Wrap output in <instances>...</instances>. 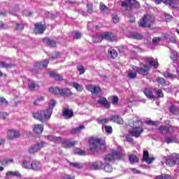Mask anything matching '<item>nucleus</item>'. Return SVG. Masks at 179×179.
Instances as JSON below:
<instances>
[{
  "label": "nucleus",
  "mask_w": 179,
  "mask_h": 179,
  "mask_svg": "<svg viewBox=\"0 0 179 179\" xmlns=\"http://www.w3.org/2000/svg\"><path fill=\"white\" fill-rule=\"evenodd\" d=\"M169 110L173 115H179V107L174 104L169 107Z\"/></svg>",
  "instance_id": "22"
},
{
  "label": "nucleus",
  "mask_w": 179,
  "mask_h": 179,
  "mask_svg": "<svg viewBox=\"0 0 179 179\" xmlns=\"http://www.w3.org/2000/svg\"><path fill=\"white\" fill-rule=\"evenodd\" d=\"M102 40H108V41H115L117 37L111 32H103L101 34Z\"/></svg>",
  "instance_id": "12"
},
{
  "label": "nucleus",
  "mask_w": 179,
  "mask_h": 179,
  "mask_svg": "<svg viewBox=\"0 0 179 179\" xmlns=\"http://www.w3.org/2000/svg\"><path fill=\"white\" fill-rule=\"evenodd\" d=\"M122 8H126V10H132L135 8H139V3L136 0H125L121 4Z\"/></svg>",
  "instance_id": "7"
},
{
  "label": "nucleus",
  "mask_w": 179,
  "mask_h": 179,
  "mask_svg": "<svg viewBox=\"0 0 179 179\" xmlns=\"http://www.w3.org/2000/svg\"><path fill=\"white\" fill-rule=\"evenodd\" d=\"M99 104H101V106H103L105 108H110L111 104L108 101H107V99L103 97L98 100Z\"/></svg>",
  "instance_id": "27"
},
{
  "label": "nucleus",
  "mask_w": 179,
  "mask_h": 179,
  "mask_svg": "<svg viewBox=\"0 0 179 179\" xmlns=\"http://www.w3.org/2000/svg\"><path fill=\"white\" fill-rule=\"evenodd\" d=\"M120 99L117 98V96H113V98H112V103L115 104V105L118 104V101Z\"/></svg>",
  "instance_id": "64"
},
{
  "label": "nucleus",
  "mask_w": 179,
  "mask_h": 179,
  "mask_svg": "<svg viewBox=\"0 0 179 179\" xmlns=\"http://www.w3.org/2000/svg\"><path fill=\"white\" fill-rule=\"evenodd\" d=\"M126 36L129 38H134V40H142L143 37L141 34L134 31H127Z\"/></svg>",
  "instance_id": "16"
},
{
  "label": "nucleus",
  "mask_w": 179,
  "mask_h": 179,
  "mask_svg": "<svg viewBox=\"0 0 179 179\" xmlns=\"http://www.w3.org/2000/svg\"><path fill=\"white\" fill-rule=\"evenodd\" d=\"M171 58L173 61V66L176 68V72L179 75L178 53L174 51L171 52Z\"/></svg>",
  "instance_id": "10"
},
{
  "label": "nucleus",
  "mask_w": 179,
  "mask_h": 179,
  "mask_svg": "<svg viewBox=\"0 0 179 179\" xmlns=\"http://www.w3.org/2000/svg\"><path fill=\"white\" fill-rule=\"evenodd\" d=\"M77 69L78 72H80V75H83V73H85V72L86 71V69H85V66H77Z\"/></svg>",
  "instance_id": "56"
},
{
  "label": "nucleus",
  "mask_w": 179,
  "mask_h": 179,
  "mask_svg": "<svg viewBox=\"0 0 179 179\" xmlns=\"http://www.w3.org/2000/svg\"><path fill=\"white\" fill-rule=\"evenodd\" d=\"M104 167V163L101 161L92 162L90 166L91 170H101Z\"/></svg>",
  "instance_id": "14"
},
{
  "label": "nucleus",
  "mask_w": 179,
  "mask_h": 179,
  "mask_svg": "<svg viewBox=\"0 0 179 179\" xmlns=\"http://www.w3.org/2000/svg\"><path fill=\"white\" fill-rule=\"evenodd\" d=\"M43 165L38 161H34L32 162V170L34 171H38V170H41Z\"/></svg>",
  "instance_id": "30"
},
{
  "label": "nucleus",
  "mask_w": 179,
  "mask_h": 179,
  "mask_svg": "<svg viewBox=\"0 0 179 179\" xmlns=\"http://www.w3.org/2000/svg\"><path fill=\"white\" fill-rule=\"evenodd\" d=\"M23 29H24V25H23V24H17L15 27V30H17V31H22Z\"/></svg>",
  "instance_id": "60"
},
{
  "label": "nucleus",
  "mask_w": 179,
  "mask_h": 179,
  "mask_svg": "<svg viewBox=\"0 0 179 179\" xmlns=\"http://www.w3.org/2000/svg\"><path fill=\"white\" fill-rule=\"evenodd\" d=\"M108 54L112 58H116V57L118 55V53H117V50L113 48L108 50Z\"/></svg>",
  "instance_id": "43"
},
{
  "label": "nucleus",
  "mask_w": 179,
  "mask_h": 179,
  "mask_svg": "<svg viewBox=\"0 0 179 179\" xmlns=\"http://www.w3.org/2000/svg\"><path fill=\"white\" fill-rule=\"evenodd\" d=\"M129 162H130L131 164H135V163H138V162L139 160L138 159V157H136L134 155H129Z\"/></svg>",
  "instance_id": "37"
},
{
  "label": "nucleus",
  "mask_w": 179,
  "mask_h": 179,
  "mask_svg": "<svg viewBox=\"0 0 179 179\" xmlns=\"http://www.w3.org/2000/svg\"><path fill=\"white\" fill-rule=\"evenodd\" d=\"M45 137L50 142H61L62 147L65 149H68V148H73V146L78 143V141H76L70 142L69 140L66 138L62 139L61 137H55L52 135L45 136Z\"/></svg>",
  "instance_id": "1"
},
{
  "label": "nucleus",
  "mask_w": 179,
  "mask_h": 179,
  "mask_svg": "<svg viewBox=\"0 0 179 179\" xmlns=\"http://www.w3.org/2000/svg\"><path fill=\"white\" fill-rule=\"evenodd\" d=\"M13 64H6V62H0L1 68L9 69V68H13Z\"/></svg>",
  "instance_id": "45"
},
{
  "label": "nucleus",
  "mask_w": 179,
  "mask_h": 179,
  "mask_svg": "<svg viewBox=\"0 0 179 179\" xmlns=\"http://www.w3.org/2000/svg\"><path fill=\"white\" fill-rule=\"evenodd\" d=\"M22 167L24 169H32L33 163H30V162L24 161L22 164Z\"/></svg>",
  "instance_id": "41"
},
{
  "label": "nucleus",
  "mask_w": 179,
  "mask_h": 179,
  "mask_svg": "<svg viewBox=\"0 0 179 179\" xmlns=\"http://www.w3.org/2000/svg\"><path fill=\"white\" fill-rule=\"evenodd\" d=\"M142 160L148 164H151L155 161V157H149V152L144 150Z\"/></svg>",
  "instance_id": "17"
},
{
  "label": "nucleus",
  "mask_w": 179,
  "mask_h": 179,
  "mask_svg": "<svg viewBox=\"0 0 179 179\" xmlns=\"http://www.w3.org/2000/svg\"><path fill=\"white\" fill-rule=\"evenodd\" d=\"M102 41L101 35L93 37L94 43H101Z\"/></svg>",
  "instance_id": "55"
},
{
  "label": "nucleus",
  "mask_w": 179,
  "mask_h": 179,
  "mask_svg": "<svg viewBox=\"0 0 179 179\" xmlns=\"http://www.w3.org/2000/svg\"><path fill=\"white\" fill-rule=\"evenodd\" d=\"M104 171H106V173H111L113 171V166L107 164L104 166Z\"/></svg>",
  "instance_id": "53"
},
{
  "label": "nucleus",
  "mask_w": 179,
  "mask_h": 179,
  "mask_svg": "<svg viewBox=\"0 0 179 179\" xmlns=\"http://www.w3.org/2000/svg\"><path fill=\"white\" fill-rule=\"evenodd\" d=\"M33 131L35 134H43L44 126L43 124H35Z\"/></svg>",
  "instance_id": "29"
},
{
  "label": "nucleus",
  "mask_w": 179,
  "mask_h": 179,
  "mask_svg": "<svg viewBox=\"0 0 179 179\" xmlns=\"http://www.w3.org/2000/svg\"><path fill=\"white\" fill-rule=\"evenodd\" d=\"M36 145H38V148H39V150L43 149V148H47V146H48V143L44 142V141H41L40 143H36Z\"/></svg>",
  "instance_id": "50"
},
{
  "label": "nucleus",
  "mask_w": 179,
  "mask_h": 179,
  "mask_svg": "<svg viewBox=\"0 0 179 179\" xmlns=\"http://www.w3.org/2000/svg\"><path fill=\"white\" fill-rule=\"evenodd\" d=\"M154 92L155 94L157 96V97H164V94H163V91L162 90V89L155 88L154 89Z\"/></svg>",
  "instance_id": "42"
},
{
  "label": "nucleus",
  "mask_w": 179,
  "mask_h": 179,
  "mask_svg": "<svg viewBox=\"0 0 179 179\" xmlns=\"http://www.w3.org/2000/svg\"><path fill=\"white\" fill-rule=\"evenodd\" d=\"M164 142L166 143H178V138H176L175 136H166L164 138Z\"/></svg>",
  "instance_id": "28"
},
{
  "label": "nucleus",
  "mask_w": 179,
  "mask_h": 179,
  "mask_svg": "<svg viewBox=\"0 0 179 179\" xmlns=\"http://www.w3.org/2000/svg\"><path fill=\"white\" fill-rule=\"evenodd\" d=\"M177 129H178V127H177L168 126L167 132L168 134H174Z\"/></svg>",
  "instance_id": "46"
},
{
  "label": "nucleus",
  "mask_w": 179,
  "mask_h": 179,
  "mask_svg": "<svg viewBox=\"0 0 179 179\" xmlns=\"http://www.w3.org/2000/svg\"><path fill=\"white\" fill-rule=\"evenodd\" d=\"M50 76L53 78L55 80H64V78L60 74H57L54 72L50 73Z\"/></svg>",
  "instance_id": "35"
},
{
  "label": "nucleus",
  "mask_w": 179,
  "mask_h": 179,
  "mask_svg": "<svg viewBox=\"0 0 179 179\" xmlns=\"http://www.w3.org/2000/svg\"><path fill=\"white\" fill-rule=\"evenodd\" d=\"M99 9L101 12H104V10H107V9H108V7H107V6L104 5L103 3H100Z\"/></svg>",
  "instance_id": "62"
},
{
  "label": "nucleus",
  "mask_w": 179,
  "mask_h": 179,
  "mask_svg": "<svg viewBox=\"0 0 179 179\" xmlns=\"http://www.w3.org/2000/svg\"><path fill=\"white\" fill-rule=\"evenodd\" d=\"M87 13L89 15H92L93 13V6L92 4H87Z\"/></svg>",
  "instance_id": "57"
},
{
  "label": "nucleus",
  "mask_w": 179,
  "mask_h": 179,
  "mask_svg": "<svg viewBox=\"0 0 179 179\" xmlns=\"http://www.w3.org/2000/svg\"><path fill=\"white\" fill-rule=\"evenodd\" d=\"M8 106V101L3 97H0V107Z\"/></svg>",
  "instance_id": "48"
},
{
  "label": "nucleus",
  "mask_w": 179,
  "mask_h": 179,
  "mask_svg": "<svg viewBox=\"0 0 179 179\" xmlns=\"http://www.w3.org/2000/svg\"><path fill=\"white\" fill-rule=\"evenodd\" d=\"M11 177H20V173L19 171H8L6 174V178L9 179Z\"/></svg>",
  "instance_id": "31"
},
{
  "label": "nucleus",
  "mask_w": 179,
  "mask_h": 179,
  "mask_svg": "<svg viewBox=\"0 0 179 179\" xmlns=\"http://www.w3.org/2000/svg\"><path fill=\"white\" fill-rule=\"evenodd\" d=\"M70 86H73V87H74L77 92H83V86L77 83H70Z\"/></svg>",
  "instance_id": "33"
},
{
  "label": "nucleus",
  "mask_w": 179,
  "mask_h": 179,
  "mask_svg": "<svg viewBox=\"0 0 179 179\" xmlns=\"http://www.w3.org/2000/svg\"><path fill=\"white\" fill-rule=\"evenodd\" d=\"M137 73L138 72L136 71V70H134V71H129L128 78H129V79H135V78H136Z\"/></svg>",
  "instance_id": "49"
},
{
  "label": "nucleus",
  "mask_w": 179,
  "mask_h": 179,
  "mask_svg": "<svg viewBox=\"0 0 179 179\" xmlns=\"http://www.w3.org/2000/svg\"><path fill=\"white\" fill-rule=\"evenodd\" d=\"M38 150H40V148H38V145L37 144H35L29 149V153H36L38 152Z\"/></svg>",
  "instance_id": "39"
},
{
  "label": "nucleus",
  "mask_w": 179,
  "mask_h": 179,
  "mask_svg": "<svg viewBox=\"0 0 179 179\" xmlns=\"http://www.w3.org/2000/svg\"><path fill=\"white\" fill-rule=\"evenodd\" d=\"M106 142L101 138H92L90 141V152H99L101 148H104Z\"/></svg>",
  "instance_id": "3"
},
{
  "label": "nucleus",
  "mask_w": 179,
  "mask_h": 179,
  "mask_svg": "<svg viewBox=\"0 0 179 179\" xmlns=\"http://www.w3.org/2000/svg\"><path fill=\"white\" fill-rule=\"evenodd\" d=\"M178 159L179 155L177 153H173L168 159H166V164L170 167H173V166H176V163H177V160Z\"/></svg>",
  "instance_id": "8"
},
{
  "label": "nucleus",
  "mask_w": 179,
  "mask_h": 179,
  "mask_svg": "<svg viewBox=\"0 0 179 179\" xmlns=\"http://www.w3.org/2000/svg\"><path fill=\"white\" fill-rule=\"evenodd\" d=\"M96 122L98 124H102V125H104V124H107V122H108V119H101V118H98L96 119Z\"/></svg>",
  "instance_id": "54"
},
{
  "label": "nucleus",
  "mask_w": 179,
  "mask_h": 179,
  "mask_svg": "<svg viewBox=\"0 0 179 179\" xmlns=\"http://www.w3.org/2000/svg\"><path fill=\"white\" fill-rule=\"evenodd\" d=\"M63 117H64L66 120L72 118V117H73V111L71 109L64 108L63 110Z\"/></svg>",
  "instance_id": "23"
},
{
  "label": "nucleus",
  "mask_w": 179,
  "mask_h": 179,
  "mask_svg": "<svg viewBox=\"0 0 179 179\" xmlns=\"http://www.w3.org/2000/svg\"><path fill=\"white\" fill-rule=\"evenodd\" d=\"M44 101V96H38L36 100L34 101V106H40L41 103Z\"/></svg>",
  "instance_id": "47"
},
{
  "label": "nucleus",
  "mask_w": 179,
  "mask_h": 179,
  "mask_svg": "<svg viewBox=\"0 0 179 179\" xmlns=\"http://www.w3.org/2000/svg\"><path fill=\"white\" fill-rule=\"evenodd\" d=\"M134 71H136L137 73L140 75H148L149 74V66L145 64H141L140 67H134Z\"/></svg>",
  "instance_id": "9"
},
{
  "label": "nucleus",
  "mask_w": 179,
  "mask_h": 179,
  "mask_svg": "<svg viewBox=\"0 0 179 179\" xmlns=\"http://www.w3.org/2000/svg\"><path fill=\"white\" fill-rule=\"evenodd\" d=\"M112 21L113 23H118L120 22V17L117 13L112 14Z\"/></svg>",
  "instance_id": "52"
},
{
  "label": "nucleus",
  "mask_w": 179,
  "mask_h": 179,
  "mask_svg": "<svg viewBox=\"0 0 179 179\" xmlns=\"http://www.w3.org/2000/svg\"><path fill=\"white\" fill-rule=\"evenodd\" d=\"M131 136H134V138H139L142 132H143V129L141 127H134L129 131Z\"/></svg>",
  "instance_id": "11"
},
{
  "label": "nucleus",
  "mask_w": 179,
  "mask_h": 179,
  "mask_svg": "<svg viewBox=\"0 0 179 179\" xmlns=\"http://www.w3.org/2000/svg\"><path fill=\"white\" fill-rule=\"evenodd\" d=\"M45 29H47V27L44 24H41V23H37L35 25V33L38 34H43V33H44V30H45Z\"/></svg>",
  "instance_id": "18"
},
{
  "label": "nucleus",
  "mask_w": 179,
  "mask_h": 179,
  "mask_svg": "<svg viewBox=\"0 0 179 179\" xmlns=\"http://www.w3.org/2000/svg\"><path fill=\"white\" fill-rule=\"evenodd\" d=\"M75 155H79L80 156H85L86 152L85 150H80V148L74 149Z\"/></svg>",
  "instance_id": "44"
},
{
  "label": "nucleus",
  "mask_w": 179,
  "mask_h": 179,
  "mask_svg": "<svg viewBox=\"0 0 179 179\" xmlns=\"http://www.w3.org/2000/svg\"><path fill=\"white\" fill-rule=\"evenodd\" d=\"M49 92L51 93H55V94H60V96H63L64 97H68L72 94V92H71L70 89H60L57 87L49 88Z\"/></svg>",
  "instance_id": "6"
},
{
  "label": "nucleus",
  "mask_w": 179,
  "mask_h": 179,
  "mask_svg": "<svg viewBox=\"0 0 179 179\" xmlns=\"http://www.w3.org/2000/svg\"><path fill=\"white\" fill-rule=\"evenodd\" d=\"M153 23H155V17L149 15H145L138 22V26L140 27L150 28Z\"/></svg>",
  "instance_id": "4"
},
{
  "label": "nucleus",
  "mask_w": 179,
  "mask_h": 179,
  "mask_svg": "<svg viewBox=\"0 0 179 179\" xmlns=\"http://www.w3.org/2000/svg\"><path fill=\"white\" fill-rule=\"evenodd\" d=\"M126 16H127V17L129 19V22L131 23H134L135 22V17L132 15H131V13H127L126 15Z\"/></svg>",
  "instance_id": "63"
},
{
  "label": "nucleus",
  "mask_w": 179,
  "mask_h": 179,
  "mask_svg": "<svg viewBox=\"0 0 179 179\" xmlns=\"http://www.w3.org/2000/svg\"><path fill=\"white\" fill-rule=\"evenodd\" d=\"M28 88L30 92H36V90H38L40 87L34 81L29 80L28 81Z\"/></svg>",
  "instance_id": "20"
},
{
  "label": "nucleus",
  "mask_w": 179,
  "mask_h": 179,
  "mask_svg": "<svg viewBox=\"0 0 179 179\" xmlns=\"http://www.w3.org/2000/svg\"><path fill=\"white\" fill-rule=\"evenodd\" d=\"M69 165L72 166V167H74L75 169H82V165L79 163L70 162Z\"/></svg>",
  "instance_id": "58"
},
{
  "label": "nucleus",
  "mask_w": 179,
  "mask_h": 179,
  "mask_svg": "<svg viewBox=\"0 0 179 179\" xmlns=\"http://www.w3.org/2000/svg\"><path fill=\"white\" fill-rule=\"evenodd\" d=\"M57 104V101L52 99L50 100V103H49V108L46 110L48 113H50V111H51V115L52 114V108H54V107H55Z\"/></svg>",
  "instance_id": "34"
},
{
  "label": "nucleus",
  "mask_w": 179,
  "mask_h": 179,
  "mask_svg": "<svg viewBox=\"0 0 179 179\" xmlns=\"http://www.w3.org/2000/svg\"><path fill=\"white\" fill-rule=\"evenodd\" d=\"M125 156L123 150L120 151H113L111 154H108L105 156L104 162L107 163L108 162H113V160H116L117 159H122Z\"/></svg>",
  "instance_id": "5"
},
{
  "label": "nucleus",
  "mask_w": 179,
  "mask_h": 179,
  "mask_svg": "<svg viewBox=\"0 0 179 179\" xmlns=\"http://www.w3.org/2000/svg\"><path fill=\"white\" fill-rule=\"evenodd\" d=\"M157 82L159 84L162 85V86H169V83L166 81V79L162 77H158L157 78Z\"/></svg>",
  "instance_id": "36"
},
{
  "label": "nucleus",
  "mask_w": 179,
  "mask_h": 179,
  "mask_svg": "<svg viewBox=\"0 0 179 179\" xmlns=\"http://www.w3.org/2000/svg\"><path fill=\"white\" fill-rule=\"evenodd\" d=\"M111 121H113V122H116L117 124H119L120 125L124 124V120H122V117H121L118 115H115L110 116Z\"/></svg>",
  "instance_id": "26"
},
{
  "label": "nucleus",
  "mask_w": 179,
  "mask_h": 179,
  "mask_svg": "<svg viewBox=\"0 0 179 179\" xmlns=\"http://www.w3.org/2000/svg\"><path fill=\"white\" fill-rule=\"evenodd\" d=\"M163 76H164V78H166L168 79H176V78H177V76L170 73L169 72H165L162 73Z\"/></svg>",
  "instance_id": "40"
},
{
  "label": "nucleus",
  "mask_w": 179,
  "mask_h": 179,
  "mask_svg": "<svg viewBox=\"0 0 179 179\" xmlns=\"http://www.w3.org/2000/svg\"><path fill=\"white\" fill-rule=\"evenodd\" d=\"M7 136L8 139L13 141V139H17L20 136V133L17 130L10 129L8 131Z\"/></svg>",
  "instance_id": "13"
},
{
  "label": "nucleus",
  "mask_w": 179,
  "mask_h": 179,
  "mask_svg": "<svg viewBox=\"0 0 179 179\" xmlns=\"http://www.w3.org/2000/svg\"><path fill=\"white\" fill-rule=\"evenodd\" d=\"M158 129L159 132H161V134H168V131H167L168 126L162 125L160 127H159Z\"/></svg>",
  "instance_id": "51"
},
{
  "label": "nucleus",
  "mask_w": 179,
  "mask_h": 179,
  "mask_svg": "<svg viewBox=\"0 0 179 179\" xmlns=\"http://www.w3.org/2000/svg\"><path fill=\"white\" fill-rule=\"evenodd\" d=\"M87 90H89V92H91V93H93V94H97V93H100L101 92V88L99 87H96L92 85H87L86 86Z\"/></svg>",
  "instance_id": "19"
},
{
  "label": "nucleus",
  "mask_w": 179,
  "mask_h": 179,
  "mask_svg": "<svg viewBox=\"0 0 179 179\" xmlns=\"http://www.w3.org/2000/svg\"><path fill=\"white\" fill-rule=\"evenodd\" d=\"M48 59H45L43 62H38L34 64V66L36 68H38V69H41L43 68H47L48 66Z\"/></svg>",
  "instance_id": "24"
},
{
  "label": "nucleus",
  "mask_w": 179,
  "mask_h": 179,
  "mask_svg": "<svg viewBox=\"0 0 179 179\" xmlns=\"http://www.w3.org/2000/svg\"><path fill=\"white\" fill-rule=\"evenodd\" d=\"M145 124H147V125H154V126H157L159 125V122L157 121H152V120H149V121H146Z\"/></svg>",
  "instance_id": "61"
},
{
  "label": "nucleus",
  "mask_w": 179,
  "mask_h": 179,
  "mask_svg": "<svg viewBox=\"0 0 179 179\" xmlns=\"http://www.w3.org/2000/svg\"><path fill=\"white\" fill-rule=\"evenodd\" d=\"M85 125H80L78 127H76V128L73 129L71 131V134H78V133L80 132V131H82V129H85Z\"/></svg>",
  "instance_id": "38"
},
{
  "label": "nucleus",
  "mask_w": 179,
  "mask_h": 179,
  "mask_svg": "<svg viewBox=\"0 0 179 179\" xmlns=\"http://www.w3.org/2000/svg\"><path fill=\"white\" fill-rule=\"evenodd\" d=\"M165 3L166 5H169L171 8H173L174 9L179 8V0H166Z\"/></svg>",
  "instance_id": "21"
},
{
  "label": "nucleus",
  "mask_w": 179,
  "mask_h": 179,
  "mask_svg": "<svg viewBox=\"0 0 179 179\" xmlns=\"http://www.w3.org/2000/svg\"><path fill=\"white\" fill-rule=\"evenodd\" d=\"M144 94L148 97V99H150V100H155L156 96L153 95V92H152V90L149 88H145L144 90Z\"/></svg>",
  "instance_id": "25"
},
{
  "label": "nucleus",
  "mask_w": 179,
  "mask_h": 179,
  "mask_svg": "<svg viewBox=\"0 0 179 179\" xmlns=\"http://www.w3.org/2000/svg\"><path fill=\"white\" fill-rule=\"evenodd\" d=\"M43 43H45V44L48 45L49 47H55L57 45V42L54 40H51L48 38H45L43 40Z\"/></svg>",
  "instance_id": "32"
},
{
  "label": "nucleus",
  "mask_w": 179,
  "mask_h": 179,
  "mask_svg": "<svg viewBox=\"0 0 179 179\" xmlns=\"http://www.w3.org/2000/svg\"><path fill=\"white\" fill-rule=\"evenodd\" d=\"M32 115L35 120H38V121H41V122H45L47 120H50L51 117V110L49 112L45 110H38L36 112H34Z\"/></svg>",
  "instance_id": "2"
},
{
  "label": "nucleus",
  "mask_w": 179,
  "mask_h": 179,
  "mask_svg": "<svg viewBox=\"0 0 179 179\" xmlns=\"http://www.w3.org/2000/svg\"><path fill=\"white\" fill-rule=\"evenodd\" d=\"M145 61L146 64H148L150 66H153L155 69H157V68H159V62L155 60L153 57H145Z\"/></svg>",
  "instance_id": "15"
},
{
  "label": "nucleus",
  "mask_w": 179,
  "mask_h": 179,
  "mask_svg": "<svg viewBox=\"0 0 179 179\" xmlns=\"http://www.w3.org/2000/svg\"><path fill=\"white\" fill-rule=\"evenodd\" d=\"M106 134H113V127L111 126H104Z\"/></svg>",
  "instance_id": "59"
}]
</instances>
